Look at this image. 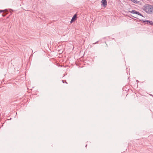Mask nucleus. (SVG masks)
Here are the masks:
<instances>
[{
    "mask_svg": "<svg viewBox=\"0 0 153 153\" xmlns=\"http://www.w3.org/2000/svg\"><path fill=\"white\" fill-rule=\"evenodd\" d=\"M143 10L147 13L150 14H153V5L146 4L143 7Z\"/></svg>",
    "mask_w": 153,
    "mask_h": 153,
    "instance_id": "obj_1",
    "label": "nucleus"
},
{
    "mask_svg": "<svg viewBox=\"0 0 153 153\" xmlns=\"http://www.w3.org/2000/svg\"><path fill=\"white\" fill-rule=\"evenodd\" d=\"M140 21H142L143 22L145 23V24H147L150 25H153V22L152 21H149V20H144L142 19H140Z\"/></svg>",
    "mask_w": 153,
    "mask_h": 153,
    "instance_id": "obj_2",
    "label": "nucleus"
},
{
    "mask_svg": "<svg viewBox=\"0 0 153 153\" xmlns=\"http://www.w3.org/2000/svg\"><path fill=\"white\" fill-rule=\"evenodd\" d=\"M101 2L102 3V6L103 7H106L107 5V2L106 0H102Z\"/></svg>",
    "mask_w": 153,
    "mask_h": 153,
    "instance_id": "obj_3",
    "label": "nucleus"
},
{
    "mask_svg": "<svg viewBox=\"0 0 153 153\" xmlns=\"http://www.w3.org/2000/svg\"><path fill=\"white\" fill-rule=\"evenodd\" d=\"M128 12L131 13L135 14H137V11L134 10H133L132 11H129Z\"/></svg>",
    "mask_w": 153,
    "mask_h": 153,
    "instance_id": "obj_4",
    "label": "nucleus"
},
{
    "mask_svg": "<svg viewBox=\"0 0 153 153\" xmlns=\"http://www.w3.org/2000/svg\"><path fill=\"white\" fill-rule=\"evenodd\" d=\"M4 10V11L3 12L4 13L1 14V17L5 16H6V14H7V13H6L7 9H6L5 10Z\"/></svg>",
    "mask_w": 153,
    "mask_h": 153,
    "instance_id": "obj_5",
    "label": "nucleus"
},
{
    "mask_svg": "<svg viewBox=\"0 0 153 153\" xmlns=\"http://www.w3.org/2000/svg\"><path fill=\"white\" fill-rule=\"evenodd\" d=\"M77 14L76 13L74 15V16H73L72 18L73 19H74V20H76L77 19Z\"/></svg>",
    "mask_w": 153,
    "mask_h": 153,
    "instance_id": "obj_6",
    "label": "nucleus"
},
{
    "mask_svg": "<svg viewBox=\"0 0 153 153\" xmlns=\"http://www.w3.org/2000/svg\"><path fill=\"white\" fill-rule=\"evenodd\" d=\"M130 0L132 2H133V3H134L136 4H138L140 2L139 1L137 0Z\"/></svg>",
    "mask_w": 153,
    "mask_h": 153,
    "instance_id": "obj_7",
    "label": "nucleus"
},
{
    "mask_svg": "<svg viewBox=\"0 0 153 153\" xmlns=\"http://www.w3.org/2000/svg\"><path fill=\"white\" fill-rule=\"evenodd\" d=\"M137 14L138 15H140V16H141L143 17H144L141 13H140L139 12H137Z\"/></svg>",
    "mask_w": 153,
    "mask_h": 153,
    "instance_id": "obj_8",
    "label": "nucleus"
},
{
    "mask_svg": "<svg viewBox=\"0 0 153 153\" xmlns=\"http://www.w3.org/2000/svg\"><path fill=\"white\" fill-rule=\"evenodd\" d=\"M75 20H74V19H73L72 18L71 19V23H72L73 22H74V21H75Z\"/></svg>",
    "mask_w": 153,
    "mask_h": 153,
    "instance_id": "obj_9",
    "label": "nucleus"
},
{
    "mask_svg": "<svg viewBox=\"0 0 153 153\" xmlns=\"http://www.w3.org/2000/svg\"><path fill=\"white\" fill-rule=\"evenodd\" d=\"M98 42V41H97L96 42H95V43H93V45H94V44H96V43H97Z\"/></svg>",
    "mask_w": 153,
    "mask_h": 153,
    "instance_id": "obj_10",
    "label": "nucleus"
},
{
    "mask_svg": "<svg viewBox=\"0 0 153 153\" xmlns=\"http://www.w3.org/2000/svg\"><path fill=\"white\" fill-rule=\"evenodd\" d=\"M62 82H63V83H64V81L63 80H62Z\"/></svg>",
    "mask_w": 153,
    "mask_h": 153,
    "instance_id": "obj_11",
    "label": "nucleus"
},
{
    "mask_svg": "<svg viewBox=\"0 0 153 153\" xmlns=\"http://www.w3.org/2000/svg\"><path fill=\"white\" fill-rule=\"evenodd\" d=\"M136 81H137V82H139V81H138V80H137Z\"/></svg>",
    "mask_w": 153,
    "mask_h": 153,
    "instance_id": "obj_12",
    "label": "nucleus"
},
{
    "mask_svg": "<svg viewBox=\"0 0 153 153\" xmlns=\"http://www.w3.org/2000/svg\"><path fill=\"white\" fill-rule=\"evenodd\" d=\"M135 18H137V19H138V18H137L136 17H134Z\"/></svg>",
    "mask_w": 153,
    "mask_h": 153,
    "instance_id": "obj_13",
    "label": "nucleus"
},
{
    "mask_svg": "<svg viewBox=\"0 0 153 153\" xmlns=\"http://www.w3.org/2000/svg\"><path fill=\"white\" fill-rule=\"evenodd\" d=\"M65 82L66 83H67L66 81Z\"/></svg>",
    "mask_w": 153,
    "mask_h": 153,
    "instance_id": "obj_14",
    "label": "nucleus"
},
{
    "mask_svg": "<svg viewBox=\"0 0 153 153\" xmlns=\"http://www.w3.org/2000/svg\"><path fill=\"white\" fill-rule=\"evenodd\" d=\"M87 145H86V146H85V147H86V146H87Z\"/></svg>",
    "mask_w": 153,
    "mask_h": 153,
    "instance_id": "obj_15",
    "label": "nucleus"
},
{
    "mask_svg": "<svg viewBox=\"0 0 153 153\" xmlns=\"http://www.w3.org/2000/svg\"><path fill=\"white\" fill-rule=\"evenodd\" d=\"M152 96H153V95H152Z\"/></svg>",
    "mask_w": 153,
    "mask_h": 153,
    "instance_id": "obj_16",
    "label": "nucleus"
}]
</instances>
